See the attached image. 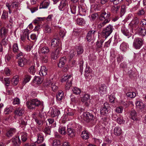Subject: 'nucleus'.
Segmentation results:
<instances>
[{"instance_id":"nucleus-26","label":"nucleus","mask_w":146,"mask_h":146,"mask_svg":"<svg viewBox=\"0 0 146 146\" xmlns=\"http://www.w3.org/2000/svg\"><path fill=\"white\" fill-rule=\"evenodd\" d=\"M40 51L42 54H46L49 52L50 50L48 47L44 46L41 47L40 48Z\"/></svg>"},{"instance_id":"nucleus-62","label":"nucleus","mask_w":146,"mask_h":146,"mask_svg":"<svg viewBox=\"0 0 146 146\" xmlns=\"http://www.w3.org/2000/svg\"><path fill=\"white\" fill-rule=\"evenodd\" d=\"M8 38H7L6 39L4 38L1 41V45H4L5 46L8 43Z\"/></svg>"},{"instance_id":"nucleus-29","label":"nucleus","mask_w":146,"mask_h":146,"mask_svg":"<svg viewBox=\"0 0 146 146\" xmlns=\"http://www.w3.org/2000/svg\"><path fill=\"white\" fill-rule=\"evenodd\" d=\"M114 133L117 136L120 135L122 132L121 129L118 127H116L114 129Z\"/></svg>"},{"instance_id":"nucleus-16","label":"nucleus","mask_w":146,"mask_h":146,"mask_svg":"<svg viewBox=\"0 0 146 146\" xmlns=\"http://www.w3.org/2000/svg\"><path fill=\"white\" fill-rule=\"evenodd\" d=\"M12 144L14 146H18L21 143V141L19 137H13L12 139Z\"/></svg>"},{"instance_id":"nucleus-3","label":"nucleus","mask_w":146,"mask_h":146,"mask_svg":"<svg viewBox=\"0 0 146 146\" xmlns=\"http://www.w3.org/2000/svg\"><path fill=\"white\" fill-rule=\"evenodd\" d=\"M20 3L15 1L12 2L11 5H10L8 3H6V6L8 8L9 13H11V8L14 10H17L20 7Z\"/></svg>"},{"instance_id":"nucleus-13","label":"nucleus","mask_w":146,"mask_h":146,"mask_svg":"<svg viewBox=\"0 0 146 146\" xmlns=\"http://www.w3.org/2000/svg\"><path fill=\"white\" fill-rule=\"evenodd\" d=\"M30 33L27 29L23 31V34L21 35V38L22 40L24 41L27 38L28 40H30L29 35Z\"/></svg>"},{"instance_id":"nucleus-64","label":"nucleus","mask_w":146,"mask_h":146,"mask_svg":"<svg viewBox=\"0 0 146 146\" xmlns=\"http://www.w3.org/2000/svg\"><path fill=\"white\" fill-rule=\"evenodd\" d=\"M140 34L142 36H145L146 35V30L145 29H141L139 31Z\"/></svg>"},{"instance_id":"nucleus-20","label":"nucleus","mask_w":146,"mask_h":146,"mask_svg":"<svg viewBox=\"0 0 146 146\" xmlns=\"http://www.w3.org/2000/svg\"><path fill=\"white\" fill-rule=\"evenodd\" d=\"M59 50L57 49L52 52L51 54V57L52 58L55 60L56 59L59 57Z\"/></svg>"},{"instance_id":"nucleus-56","label":"nucleus","mask_w":146,"mask_h":146,"mask_svg":"<svg viewBox=\"0 0 146 146\" xmlns=\"http://www.w3.org/2000/svg\"><path fill=\"white\" fill-rule=\"evenodd\" d=\"M12 108L10 107H7L5 109L4 111V113L7 114L9 113L12 111Z\"/></svg>"},{"instance_id":"nucleus-27","label":"nucleus","mask_w":146,"mask_h":146,"mask_svg":"<svg viewBox=\"0 0 146 146\" xmlns=\"http://www.w3.org/2000/svg\"><path fill=\"white\" fill-rule=\"evenodd\" d=\"M37 139L36 141L38 143H42L44 141V138L42 134L40 133H38L37 135Z\"/></svg>"},{"instance_id":"nucleus-1","label":"nucleus","mask_w":146,"mask_h":146,"mask_svg":"<svg viewBox=\"0 0 146 146\" xmlns=\"http://www.w3.org/2000/svg\"><path fill=\"white\" fill-rule=\"evenodd\" d=\"M113 30V26L109 25L103 29L102 33V36L106 38L112 32Z\"/></svg>"},{"instance_id":"nucleus-21","label":"nucleus","mask_w":146,"mask_h":146,"mask_svg":"<svg viewBox=\"0 0 146 146\" xmlns=\"http://www.w3.org/2000/svg\"><path fill=\"white\" fill-rule=\"evenodd\" d=\"M120 8V6L115 5L112 6L111 11V13L114 14H116L119 12Z\"/></svg>"},{"instance_id":"nucleus-4","label":"nucleus","mask_w":146,"mask_h":146,"mask_svg":"<svg viewBox=\"0 0 146 146\" xmlns=\"http://www.w3.org/2000/svg\"><path fill=\"white\" fill-rule=\"evenodd\" d=\"M81 117L84 121L88 122L93 119L94 115L89 112H85L82 115Z\"/></svg>"},{"instance_id":"nucleus-33","label":"nucleus","mask_w":146,"mask_h":146,"mask_svg":"<svg viewBox=\"0 0 146 146\" xmlns=\"http://www.w3.org/2000/svg\"><path fill=\"white\" fill-rule=\"evenodd\" d=\"M67 134L71 137H72L75 135L74 130L71 128H69L67 129Z\"/></svg>"},{"instance_id":"nucleus-22","label":"nucleus","mask_w":146,"mask_h":146,"mask_svg":"<svg viewBox=\"0 0 146 146\" xmlns=\"http://www.w3.org/2000/svg\"><path fill=\"white\" fill-rule=\"evenodd\" d=\"M135 104L136 107L140 109H143L145 107V104L140 101H136Z\"/></svg>"},{"instance_id":"nucleus-45","label":"nucleus","mask_w":146,"mask_h":146,"mask_svg":"<svg viewBox=\"0 0 146 146\" xmlns=\"http://www.w3.org/2000/svg\"><path fill=\"white\" fill-rule=\"evenodd\" d=\"M44 32L46 33H50L51 32V27L49 25H46L44 27Z\"/></svg>"},{"instance_id":"nucleus-32","label":"nucleus","mask_w":146,"mask_h":146,"mask_svg":"<svg viewBox=\"0 0 146 146\" xmlns=\"http://www.w3.org/2000/svg\"><path fill=\"white\" fill-rule=\"evenodd\" d=\"M128 47L127 43L125 42H123L121 44L120 48L122 51H125Z\"/></svg>"},{"instance_id":"nucleus-47","label":"nucleus","mask_w":146,"mask_h":146,"mask_svg":"<svg viewBox=\"0 0 146 146\" xmlns=\"http://www.w3.org/2000/svg\"><path fill=\"white\" fill-rule=\"evenodd\" d=\"M63 94L62 92H59L56 95V99L58 101L61 100L63 98Z\"/></svg>"},{"instance_id":"nucleus-60","label":"nucleus","mask_w":146,"mask_h":146,"mask_svg":"<svg viewBox=\"0 0 146 146\" xmlns=\"http://www.w3.org/2000/svg\"><path fill=\"white\" fill-rule=\"evenodd\" d=\"M145 12L143 9H140L137 11V15L138 16H140L144 15Z\"/></svg>"},{"instance_id":"nucleus-15","label":"nucleus","mask_w":146,"mask_h":146,"mask_svg":"<svg viewBox=\"0 0 146 146\" xmlns=\"http://www.w3.org/2000/svg\"><path fill=\"white\" fill-rule=\"evenodd\" d=\"M66 62V57H63L61 58L58 62V67L61 68L65 65Z\"/></svg>"},{"instance_id":"nucleus-39","label":"nucleus","mask_w":146,"mask_h":146,"mask_svg":"<svg viewBox=\"0 0 146 146\" xmlns=\"http://www.w3.org/2000/svg\"><path fill=\"white\" fill-rule=\"evenodd\" d=\"M32 100V102L33 103L35 108L36 106H38L41 104L40 101L37 99H34Z\"/></svg>"},{"instance_id":"nucleus-50","label":"nucleus","mask_w":146,"mask_h":146,"mask_svg":"<svg viewBox=\"0 0 146 146\" xmlns=\"http://www.w3.org/2000/svg\"><path fill=\"white\" fill-rule=\"evenodd\" d=\"M8 17V13L5 10L3 11V13L1 16V18L2 19L6 20Z\"/></svg>"},{"instance_id":"nucleus-6","label":"nucleus","mask_w":146,"mask_h":146,"mask_svg":"<svg viewBox=\"0 0 146 146\" xmlns=\"http://www.w3.org/2000/svg\"><path fill=\"white\" fill-rule=\"evenodd\" d=\"M96 32V30H90L88 31L86 36V39L88 42H90L94 39V36Z\"/></svg>"},{"instance_id":"nucleus-2","label":"nucleus","mask_w":146,"mask_h":146,"mask_svg":"<svg viewBox=\"0 0 146 146\" xmlns=\"http://www.w3.org/2000/svg\"><path fill=\"white\" fill-rule=\"evenodd\" d=\"M143 43V40L141 38H135L133 43V46L136 49H139L142 46Z\"/></svg>"},{"instance_id":"nucleus-58","label":"nucleus","mask_w":146,"mask_h":146,"mask_svg":"<svg viewBox=\"0 0 146 146\" xmlns=\"http://www.w3.org/2000/svg\"><path fill=\"white\" fill-rule=\"evenodd\" d=\"M13 105H18L20 103V100L19 98H15L13 102Z\"/></svg>"},{"instance_id":"nucleus-19","label":"nucleus","mask_w":146,"mask_h":146,"mask_svg":"<svg viewBox=\"0 0 146 146\" xmlns=\"http://www.w3.org/2000/svg\"><path fill=\"white\" fill-rule=\"evenodd\" d=\"M47 69L45 66H42L41 67V69L39 73V74L41 76H45L47 74Z\"/></svg>"},{"instance_id":"nucleus-49","label":"nucleus","mask_w":146,"mask_h":146,"mask_svg":"<svg viewBox=\"0 0 146 146\" xmlns=\"http://www.w3.org/2000/svg\"><path fill=\"white\" fill-rule=\"evenodd\" d=\"M76 21L77 24L80 25H82L85 24V22L84 20L82 18L77 19Z\"/></svg>"},{"instance_id":"nucleus-55","label":"nucleus","mask_w":146,"mask_h":146,"mask_svg":"<svg viewBox=\"0 0 146 146\" xmlns=\"http://www.w3.org/2000/svg\"><path fill=\"white\" fill-rule=\"evenodd\" d=\"M126 11L125 5H122L121 6V9L120 13L121 15H124Z\"/></svg>"},{"instance_id":"nucleus-48","label":"nucleus","mask_w":146,"mask_h":146,"mask_svg":"<svg viewBox=\"0 0 146 146\" xmlns=\"http://www.w3.org/2000/svg\"><path fill=\"white\" fill-rule=\"evenodd\" d=\"M92 73L89 70V68H86L85 70V76L86 77H88L92 76Z\"/></svg>"},{"instance_id":"nucleus-43","label":"nucleus","mask_w":146,"mask_h":146,"mask_svg":"<svg viewBox=\"0 0 146 146\" xmlns=\"http://www.w3.org/2000/svg\"><path fill=\"white\" fill-rule=\"evenodd\" d=\"M36 124L40 126H42L43 123V121L42 119H40L39 118H34Z\"/></svg>"},{"instance_id":"nucleus-9","label":"nucleus","mask_w":146,"mask_h":146,"mask_svg":"<svg viewBox=\"0 0 146 146\" xmlns=\"http://www.w3.org/2000/svg\"><path fill=\"white\" fill-rule=\"evenodd\" d=\"M68 6V2L66 0H62L60 2L58 8L60 11H64Z\"/></svg>"},{"instance_id":"nucleus-31","label":"nucleus","mask_w":146,"mask_h":146,"mask_svg":"<svg viewBox=\"0 0 146 146\" xmlns=\"http://www.w3.org/2000/svg\"><path fill=\"white\" fill-rule=\"evenodd\" d=\"M76 50L77 52V54L80 55L82 54L84 52L83 48L81 46H77L76 48Z\"/></svg>"},{"instance_id":"nucleus-5","label":"nucleus","mask_w":146,"mask_h":146,"mask_svg":"<svg viewBox=\"0 0 146 146\" xmlns=\"http://www.w3.org/2000/svg\"><path fill=\"white\" fill-rule=\"evenodd\" d=\"M51 46L57 48V49L60 48L62 46L61 42L58 38H54L52 40Z\"/></svg>"},{"instance_id":"nucleus-52","label":"nucleus","mask_w":146,"mask_h":146,"mask_svg":"<svg viewBox=\"0 0 146 146\" xmlns=\"http://www.w3.org/2000/svg\"><path fill=\"white\" fill-rule=\"evenodd\" d=\"M13 50L14 52H17L19 51V48L17 43H14L13 46Z\"/></svg>"},{"instance_id":"nucleus-34","label":"nucleus","mask_w":146,"mask_h":146,"mask_svg":"<svg viewBox=\"0 0 146 146\" xmlns=\"http://www.w3.org/2000/svg\"><path fill=\"white\" fill-rule=\"evenodd\" d=\"M16 131L15 129H11L7 132V135L8 137H11L15 133Z\"/></svg>"},{"instance_id":"nucleus-57","label":"nucleus","mask_w":146,"mask_h":146,"mask_svg":"<svg viewBox=\"0 0 146 146\" xmlns=\"http://www.w3.org/2000/svg\"><path fill=\"white\" fill-rule=\"evenodd\" d=\"M29 71L31 74L34 75L36 71L34 66H31L29 68Z\"/></svg>"},{"instance_id":"nucleus-12","label":"nucleus","mask_w":146,"mask_h":146,"mask_svg":"<svg viewBox=\"0 0 146 146\" xmlns=\"http://www.w3.org/2000/svg\"><path fill=\"white\" fill-rule=\"evenodd\" d=\"M109 108V104L107 102L104 104V106L101 108L100 113L102 115H105L108 112V109Z\"/></svg>"},{"instance_id":"nucleus-40","label":"nucleus","mask_w":146,"mask_h":146,"mask_svg":"<svg viewBox=\"0 0 146 146\" xmlns=\"http://www.w3.org/2000/svg\"><path fill=\"white\" fill-rule=\"evenodd\" d=\"M81 137L84 139H87L89 138V135L88 132L85 131H82L81 133Z\"/></svg>"},{"instance_id":"nucleus-30","label":"nucleus","mask_w":146,"mask_h":146,"mask_svg":"<svg viewBox=\"0 0 146 146\" xmlns=\"http://www.w3.org/2000/svg\"><path fill=\"white\" fill-rule=\"evenodd\" d=\"M49 1H44L40 4V9L47 8L49 5Z\"/></svg>"},{"instance_id":"nucleus-37","label":"nucleus","mask_w":146,"mask_h":146,"mask_svg":"<svg viewBox=\"0 0 146 146\" xmlns=\"http://www.w3.org/2000/svg\"><path fill=\"white\" fill-rule=\"evenodd\" d=\"M130 117L133 120H136L137 118V113L136 111L133 110L131 111L130 113Z\"/></svg>"},{"instance_id":"nucleus-10","label":"nucleus","mask_w":146,"mask_h":146,"mask_svg":"<svg viewBox=\"0 0 146 146\" xmlns=\"http://www.w3.org/2000/svg\"><path fill=\"white\" fill-rule=\"evenodd\" d=\"M139 23L138 19L136 17H134L129 24V26L132 29L135 28Z\"/></svg>"},{"instance_id":"nucleus-36","label":"nucleus","mask_w":146,"mask_h":146,"mask_svg":"<svg viewBox=\"0 0 146 146\" xmlns=\"http://www.w3.org/2000/svg\"><path fill=\"white\" fill-rule=\"evenodd\" d=\"M26 104L28 108L29 109H35L34 105L32 102V100H31L30 101L27 102Z\"/></svg>"},{"instance_id":"nucleus-44","label":"nucleus","mask_w":146,"mask_h":146,"mask_svg":"<svg viewBox=\"0 0 146 146\" xmlns=\"http://www.w3.org/2000/svg\"><path fill=\"white\" fill-rule=\"evenodd\" d=\"M90 99V96L88 94H86L84 95L81 99L82 102L86 103V102Z\"/></svg>"},{"instance_id":"nucleus-23","label":"nucleus","mask_w":146,"mask_h":146,"mask_svg":"<svg viewBox=\"0 0 146 146\" xmlns=\"http://www.w3.org/2000/svg\"><path fill=\"white\" fill-rule=\"evenodd\" d=\"M43 80L42 78L40 77L35 76L33 82L35 84H40L42 83Z\"/></svg>"},{"instance_id":"nucleus-11","label":"nucleus","mask_w":146,"mask_h":146,"mask_svg":"<svg viewBox=\"0 0 146 146\" xmlns=\"http://www.w3.org/2000/svg\"><path fill=\"white\" fill-rule=\"evenodd\" d=\"M50 111V115L52 117H58L60 114V110L57 109L52 108Z\"/></svg>"},{"instance_id":"nucleus-14","label":"nucleus","mask_w":146,"mask_h":146,"mask_svg":"<svg viewBox=\"0 0 146 146\" xmlns=\"http://www.w3.org/2000/svg\"><path fill=\"white\" fill-rule=\"evenodd\" d=\"M24 109L23 108L19 107L16 108L14 113L15 115L20 116L23 115L24 113Z\"/></svg>"},{"instance_id":"nucleus-38","label":"nucleus","mask_w":146,"mask_h":146,"mask_svg":"<svg viewBox=\"0 0 146 146\" xmlns=\"http://www.w3.org/2000/svg\"><path fill=\"white\" fill-rule=\"evenodd\" d=\"M79 8L80 13L81 14L83 15H85L86 14V9L85 7H82V6H80Z\"/></svg>"},{"instance_id":"nucleus-7","label":"nucleus","mask_w":146,"mask_h":146,"mask_svg":"<svg viewBox=\"0 0 146 146\" xmlns=\"http://www.w3.org/2000/svg\"><path fill=\"white\" fill-rule=\"evenodd\" d=\"M107 87L104 84H101L99 87V93L102 96L106 94Z\"/></svg>"},{"instance_id":"nucleus-61","label":"nucleus","mask_w":146,"mask_h":146,"mask_svg":"<svg viewBox=\"0 0 146 146\" xmlns=\"http://www.w3.org/2000/svg\"><path fill=\"white\" fill-rule=\"evenodd\" d=\"M53 146H60V143L59 140H55L53 141Z\"/></svg>"},{"instance_id":"nucleus-18","label":"nucleus","mask_w":146,"mask_h":146,"mask_svg":"<svg viewBox=\"0 0 146 146\" xmlns=\"http://www.w3.org/2000/svg\"><path fill=\"white\" fill-rule=\"evenodd\" d=\"M121 31L124 35L128 37V38L130 36L129 31L125 26H123L121 27Z\"/></svg>"},{"instance_id":"nucleus-63","label":"nucleus","mask_w":146,"mask_h":146,"mask_svg":"<svg viewBox=\"0 0 146 146\" xmlns=\"http://www.w3.org/2000/svg\"><path fill=\"white\" fill-rule=\"evenodd\" d=\"M76 7L75 6H71L70 7V11L73 14H75L76 13Z\"/></svg>"},{"instance_id":"nucleus-42","label":"nucleus","mask_w":146,"mask_h":146,"mask_svg":"<svg viewBox=\"0 0 146 146\" xmlns=\"http://www.w3.org/2000/svg\"><path fill=\"white\" fill-rule=\"evenodd\" d=\"M127 97L130 98H134L136 96V93L134 92H129L126 93Z\"/></svg>"},{"instance_id":"nucleus-41","label":"nucleus","mask_w":146,"mask_h":146,"mask_svg":"<svg viewBox=\"0 0 146 146\" xmlns=\"http://www.w3.org/2000/svg\"><path fill=\"white\" fill-rule=\"evenodd\" d=\"M12 83L15 85H17L19 82V78L18 76H14L12 79Z\"/></svg>"},{"instance_id":"nucleus-17","label":"nucleus","mask_w":146,"mask_h":146,"mask_svg":"<svg viewBox=\"0 0 146 146\" xmlns=\"http://www.w3.org/2000/svg\"><path fill=\"white\" fill-rule=\"evenodd\" d=\"M27 63V60L25 58L22 57L20 58L18 61L19 65L20 67H23Z\"/></svg>"},{"instance_id":"nucleus-8","label":"nucleus","mask_w":146,"mask_h":146,"mask_svg":"<svg viewBox=\"0 0 146 146\" xmlns=\"http://www.w3.org/2000/svg\"><path fill=\"white\" fill-rule=\"evenodd\" d=\"M110 13L109 12L106 13V12H104L101 14L100 19L101 20H103L104 19H105L104 21L108 20V23L110 21Z\"/></svg>"},{"instance_id":"nucleus-59","label":"nucleus","mask_w":146,"mask_h":146,"mask_svg":"<svg viewBox=\"0 0 146 146\" xmlns=\"http://www.w3.org/2000/svg\"><path fill=\"white\" fill-rule=\"evenodd\" d=\"M76 53L74 50H72L70 51L69 55L71 59L72 58L75 56Z\"/></svg>"},{"instance_id":"nucleus-53","label":"nucleus","mask_w":146,"mask_h":146,"mask_svg":"<svg viewBox=\"0 0 146 146\" xmlns=\"http://www.w3.org/2000/svg\"><path fill=\"white\" fill-rule=\"evenodd\" d=\"M72 91L76 95L79 94L81 92L80 89L79 88L77 87L74 88L72 90Z\"/></svg>"},{"instance_id":"nucleus-28","label":"nucleus","mask_w":146,"mask_h":146,"mask_svg":"<svg viewBox=\"0 0 146 146\" xmlns=\"http://www.w3.org/2000/svg\"><path fill=\"white\" fill-rule=\"evenodd\" d=\"M58 132L62 135H65L66 133V127L63 126H60L59 127L58 129Z\"/></svg>"},{"instance_id":"nucleus-54","label":"nucleus","mask_w":146,"mask_h":146,"mask_svg":"<svg viewBox=\"0 0 146 146\" xmlns=\"http://www.w3.org/2000/svg\"><path fill=\"white\" fill-rule=\"evenodd\" d=\"M51 87L52 90L54 92H55L58 89V87L55 84V83L54 82H52V83L51 84Z\"/></svg>"},{"instance_id":"nucleus-25","label":"nucleus","mask_w":146,"mask_h":146,"mask_svg":"<svg viewBox=\"0 0 146 146\" xmlns=\"http://www.w3.org/2000/svg\"><path fill=\"white\" fill-rule=\"evenodd\" d=\"M72 79L73 78L71 75L66 76L62 78V82H72Z\"/></svg>"},{"instance_id":"nucleus-35","label":"nucleus","mask_w":146,"mask_h":146,"mask_svg":"<svg viewBox=\"0 0 146 146\" xmlns=\"http://www.w3.org/2000/svg\"><path fill=\"white\" fill-rule=\"evenodd\" d=\"M31 77L29 75L25 76L22 84L23 85H25L27 83L29 82L31 79Z\"/></svg>"},{"instance_id":"nucleus-51","label":"nucleus","mask_w":146,"mask_h":146,"mask_svg":"<svg viewBox=\"0 0 146 146\" xmlns=\"http://www.w3.org/2000/svg\"><path fill=\"white\" fill-rule=\"evenodd\" d=\"M104 41L103 40H101L100 41H98L96 42V47L97 48H101L102 45Z\"/></svg>"},{"instance_id":"nucleus-46","label":"nucleus","mask_w":146,"mask_h":146,"mask_svg":"<svg viewBox=\"0 0 146 146\" xmlns=\"http://www.w3.org/2000/svg\"><path fill=\"white\" fill-rule=\"evenodd\" d=\"M117 123L120 124H123L125 122V120L123 119V117L121 116L118 117L116 119Z\"/></svg>"},{"instance_id":"nucleus-24","label":"nucleus","mask_w":146,"mask_h":146,"mask_svg":"<svg viewBox=\"0 0 146 146\" xmlns=\"http://www.w3.org/2000/svg\"><path fill=\"white\" fill-rule=\"evenodd\" d=\"M19 137L21 138L23 142L25 141L27 139V134L25 132H21L19 133Z\"/></svg>"}]
</instances>
